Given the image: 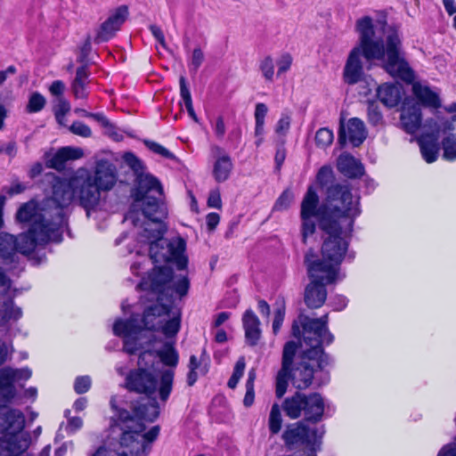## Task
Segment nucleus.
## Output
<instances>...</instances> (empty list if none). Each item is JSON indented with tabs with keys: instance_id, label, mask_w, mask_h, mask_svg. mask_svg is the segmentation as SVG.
I'll list each match as a JSON object with an SVG mask.
<instances>
[{
	"instance_id": "nucleus-3",
	"label": "nucleus",
	"mask_w": 456,
	"mask_h": 456,
	"mask_svg": "<svg viewBox=\"0 0 456 456\" xmlns=\"http://www.w3.org/2000/svg\"><path fill=\"white\" fill-rule=\"evenodd\" d=\"M190 281L185 275L174 276L173 269L167 266L155 267L146 279L137 285L142 290L154 294L157 303L143 312V322L147 329H156L151 318L167 314L172 308L175 296L184 297L189 289Z\"/></svg>"
},
{
	"instance_id": "nucleus-17",
	"label": "nucleus",
	"mask_w": 456,
	"mask_h": 456,
	"mask_svg": "<svg viewBox=\"0 0 456 456\" xmlns=\"http://www.w3.org/2000/svg\"><path fill=\"white\" fill-rule=\"evenodd\" d=\"M16 219L20 223H31L29 228H32L35 224L38 225L37 234H41L43 231L45 232L51 227H54L57 230L58 235L56 238H50L49 241L60 242L61 240L59 223L49 221L45 215L38 213L37 204L33 201H28L20 207L16 213Z\"/></svg>"
},
{
	"instance_id": "nucleus-59",
	"label": "nucleus",
	"mask_w": 456,
	"mask_h": 456,
	"mask_svg": "<svg viewBox=\"0 0 456 456\" xmlns=\"http://www.w3.org/2000/svg\"><path fill=\"white\" fill-rule=\"evenodd\" d=\"M8 372L12 380L28 379L31 377V370L29 369L20 370H8Z\"/></svg>"
},
{
	"instance_id": "nucleus-28",
	"label": "nucleus",
	"mask_w": 456,
	"mask_h": 456,
	"mask_svg": "<svg viewBox=\"0 0 456 456\" xmlns=\"http://www.w3.org/2000/svg\"><path fill=\"white\" fill-rule=\"evenodd\" d=\"M89 69L86 64L78 67L76 70V76L71 83V91L76 99H86L88 92L86 90L89 83Z\"/></svg>"
},
{
	"instance_id": "nucleus-19",
	"label": "nucleus",
	"mask_w": 456,
	"mask_h": 456,
	"mask_svg": "<svg viewBox=\"0 0 456 456\" xmlns=\"http://www.w3.org/2000/svg\"><path fill=\"white\" fill-rule=\"evenodd\" d=\"M421 108L414 98L406 97L401 107L400 123L402 128L410 134L416 133L421 126Z\"/></svg>"
},
{
	"instance_id": "nucleus-13",
	"label": "nucleus",
	"mask_w": 456,
	"mask_h": 456,
	"mask_svg": "<svg viewBox=\"0 0 456 456\" xmlns=\"http://www.w3.org/2000/svg\"><path fill=\"white\" fill-rule=\"evenodd\" d=\"M281 408L291 419L304 417L302 421L316 424L322 419L325 403L319 393L305 395L297 391L283 401Z\"/></svg>"
},
{
	"instance_id": "nucleus-34",
	"label": "nucleus",
	"mask_w": 456,
	"mask_h": 456,
	"mask_svg": "<svg viewBox=\"0 0 456 456\" xmlns=\"http://www.w3.org/2000/svg\"><path fill=\"white\" fill-rule=\"evenodd\" d=\"M418 142L423 159L428 163H433L436 161L439 151V147L436 141L427 135L421 136Z\"/></svg>"
},
{
	"instance_id": "nucleus-10",
	"label": "nucleus",
	"mask_w": 456,
	"mask_h": 456,
	"mask_svg": "<svg viewBox=\"0 0 456 456\" xmlns=\"http://www.w3.org/2000/svg\"><path fill=\"white\" fill-rule=\"evenodd\" d=\"M38 227L35 224L17 237L8 232H0V261L3 265L17 264L19 255L29 256L37 247L47 244L50 238H56L58 235L54 227L37 234Z\"/></svg>"
},
{
	"instance_id": "nucleus-47",
	"label": "nucleus",
	"mask_w": 456,
	"mask_h": 456,
	"mask_svg": "<svg viewBox=\"0 0 456 456\" xmlns=\"http://www.w3.org/2000/svg\"><path fill=\"white\" fill-rule=\"evenodd\" d=\"M259 68L265 78L268 81H273L274 75V64L273 58L271 56H266L260 62Z\"/></svg>"
},
{
	"instance_id": "nucleus-36",
	"label": "nucleus",
	"mask_w": 456,
	"mask_h": 456,
	"mask_svg": "<svg viewBox=\"0 0 456 456\" xmlns=\"http://www.w3.org/2000/svg\"><path fill=\"white\" fill-rule=\"evenodd\" d=\"M12 382L13 380L8 370H2L0 372V399H2L4 403L10 402L15 395V388Z\"/></svg>"
},
{
	"instance_id": "nucleus-6",
	"label": "nucleus",
	"mask_w": 456,
	"mask_h": 456,
	"mask_svg": "<svg viewBox=\"0 0 456 456\" xmlns=\"http://www.w3.org/2000/svg\"><path fill=\"white\" fill-rule=\"evenodd\" d=\"M321 229H332L334 225L353 229L354 219L361 214L360 198L353 195L347 183L328 188L321 205Z\"/></svg>"
},
{
	"instance_id": "nucleus-44",
	"label": "nucleus",
	"mask_w": 456,
	"mask_h": 456,
	"mask_svg": "<svg viewBox=\"0 0 456 456\" xmlns=\"http://www.w3.org/2000/svg\"><path fill=\"white\" fill-rule=\"evenodd\" d=\"M334 139L333 132L326 127L320 128L315 134V143L320 148H327Z\"/></svg>"
},
{
	"instance_id": "nucleus-24",
	"label": "nucleus",
	"mask_w": 456,
	"mask_h": 456,
	"mask_svg": "<svg viewBox=\"0 0 456 456\" xmlns=\"http://www.w3.org/2000/svg\"><path fill=\"white\" fill-rule=\"evenodd\" d=\"M403 94V86L399 84L385 83L377 89L379 100L388 108L397 106L402 100Z\"/></svg>"
},
{
	"instance_id": "nucleus-39",
	"label": "nucleus",
	"mask_w": 456,
	"mask_h": 456,
	"mask_svg": "<svg viewBox=\"0 0 456 456\" xmlns=\"http://www.w3.org/2000/svg\"><path fill=\"white\" fill-rule=\"evenodd\" d=\"M282 426V416L279 404L274 403L271 408L268 419V427L272 435H277Z\"/></svg>"
},
{
	"instance_id": "nucleus-49",
	"label": "nucleus",
	"mask_w": 456,
	"mask_h": 456,
	"mask_svg": "<svg viewBox=\"0 0 456 456\" xmlns=\"http://www.w3.org/2000/svg\"><path fill=\"white\" fill-rule=\"evenodd\" d=\"M314 216H305L302 219V237L303 241L305 243L308 236L313 235L315 232V222L313 220Z\"/></svg>"
},
{
	"instance_id": "nucleus-25",
	"label": "nucleus",
	"mask_w": 456,
	"mask_h": 456,
	"mask_svg": "<svg viewBox=\"0 0 456 456\" xmlns=\"http://www.w3.org/2000/svg\"><path fill=\"white\" fill-rule=\"evenodd\" d=\"M242 323L247 343L251 346H256L261 337L258 317L251 309H248L242 316Z\"/></svg>"
},
{
	"instance_id": "nucleus-14",
	"label": "nucleus",
	"mask_w": 456,
	"mask_h": 456,
	"mask_svg": "<svg viewBox=\"0 0 456 456\" xmlns=\"http://www.w3.org/2000/svg\"><path fill=\"white\" fill-rule=\"evenodd\" d=\"M324 435L323 427H310L305 421H297L289 424L281 438L289 450H295L299 447H305L315 454L321 450L322 439Z\"/></svg>"
},
{
	"instance_id": "nucleus-4",
	"label": "nucleus",
	"mask_w": 456,
	"mask_h": 456,
	"mask_svg": "<svg viewBox=\"0 0 456 456\" xmlns=\"http://www.w3.org/2000/svg\"><path fill=\"white\" fill-rule=\"evenodd\" d=\"M123 159L135 175V184L132 190L134 201L126 215V220L130 221L134 225L138 224L139 211L136 210V208H141L143 213L152 214L151 210L154 207L158 218L163 216L165 203L160 182L151 174L144 172L142 162L134 153H125Z\"/></svg>"
},
{
	"instance_id": "nucleus-12",
	"label": "nucleus",
	"mask_w": 456,
	"mask_h": 456,
	"mask_svg": "<svg viewBox=\"0 0 456 456\" xmlns=\"http://www.w3.org/2000/svg\"><path fill=\"white\" fill-rule=\"evenodd\" d=\"M298 321L302 326V332L299 326L294 322L292 325V334L297 338L302 336L304 345L308 347L303 351L305 358L314 360L316 362L320 370H323L332 362L331 358L324 352L322 347L323 344L327 345L326 332L314 325L307 315L300 314Z\"/></svg>"
},
{
	"instance_id": "nucleus-50",
	"label": "nucleus",
	"mask_w": 456,
	"mask_h": 456,
	"mask_svg": "<svg viewBox=\"0 0 456 456\" xmlns=\"http://www.w3.org/2000/svg\"><path fill=\"white\" fill-rule=\"evenodd\" d=\"M69 130L74 134L86 138L90 137L92 135L91 128L87 125L80 121H74L72 125L69 127Z\"/></svg>"
},
{
	"instance_id": "nucleus-62",
	"label": "nucleus",
	"mask_w": 456,
	"mask_h": 456,
	"mask_svg": "<svg viewBox=\"0 0 456 456\" xmlns=\"http://www.w3.org/2000/svg\"><path fill=\"white\" fill-rule=\"evenodd\" d=\"M12 281L10 279L9 283L4 286H0V298L4 300L12 298L13 300L15 297L16 289H12Z\"/></svg>"
},
{
	"instance_id": "nucleus-16",
	"label": "nucleus",
	"mask_w": 456,
	"mask_h": 456,
	"mask_svg": "<svg viewBox=\"0 0 456 456\" xmlns=\"http://www.w3.org/2000/svg\"><path fill=\"white\" fill-rule=\"evenodd\" d=\"M142 329L147 330L143 317L140 319L139 314H132L127 320H116L113 325V333L123 338V350L129 354H134L140 349L137 335Z\"/></svg>"
},
{
	"instance_id": "nucleus-31",
	"label": "nucleus",
	"mask_w": 456,
	"mask_h": 456,
	"mask_svg": "<svg viewBox=\"0 0 456 456\" xmlns=\"http://www.w3.org/2000/svg\"><path fill=\"white\" fill-rule=\"evenodd\" d=\"M173 307L169 311L167 314H161V315H156L155 317H152V322L156 324V329H148L149 330H161L162 333L167 338H173L175 337L178 333L181 326V318L179 313H174V315L166 322L163 324L162 322L158 321V317H161L163 315L169 316L170 313L172 312Z\"/></svg>"
},
{
	"instance_id": "nucleus-29",
	"label": "nucleus",
	"mask_w": 456,
	"mask_h": 456,
	"mask_svg": "<svg viewBox=\"0 0 456 456\" xmlns=\"http://www.w3.org/2000/svg\"><path fill=\"white\" fill-rule=\"evenodd\" d=\"M338 169L349 178H356L363 175V166L351 155H340L338 159Z\"/></svg>"
},
{
	"instance_id": "nucleus-9",
	"label": "nucleus",
	"mask_w": 456,
	"mask_h": 456,
	"mask_svg": "<svg viewBox=\"0 0 456 456\" xmlns=\"http://www.w3.org/2000/svg\"><path fill=\"white\" fill-rule=\"evenodd\" d=\"M324 240L322 247V259L311 260L310 254L305 256L307 267L320 264L321 272L328 274V281H336L346 253L348 249L349 240L353 229L346 226L334 225L332 229H322Z\"/></svg>"
},
{
	"instance_id": "nucleus-55",
	"label": "nucleus",
	"mask_w": 456,
	"mask_h": 456,
	"mask_svg": "<svg viewBox=\"0 0 456 456\" xmlns=\"http://www.w3.org/2000/svg\"><path fill=\"white\" fill-rule=\"evenodd\" d=\"M204 61V54L200 48H195L192 53L190 69L196 73Z\"/></svg>"
},
{
	"instance_id": "nucleus-51",
	"label": "nucleus",
	"mask_w": 456,
	"mask_h": 456,
	"mask_svg": "<svg viewBox=\"0 0 456 456\" xmlns=\"http://www.w3.org/2000/svg\"><path fill=\"white\" fill-rule=\"evenodd\" d=\"M292 200H293V193L291 191L286 190L278 198L273 208L275 210L287 209L290 206Z\"/></svg>"
},
{
	"instance_id": "nucleus-8",
	"label": "nucleus",
	"mask_w": 456,
	"mask_h": 456,
	"mask_svg": "<svg viewBox=\"0 0 456 456\" xmlns=\"http://www.w3.org/2000/svg\"><path fill=\"white\" fill-rule=\"evenodd\" d=\"M298 346L295 341H289L284 345L282 351L281 368L278 371L275 380V395L281 398L288 388L289 381L298 390H305L311 386L317 370H320L316 362L305 358L302 353L301 360L296 367H292L294 357Z\"/></svg>"
},
{
	"instance_id": "nucleus-48",
	"label": "nucleus",
	"mask_w": 456,
	"mask_h": 456,
	"mask_svg": "<svg viewBox=\"0 0 456 456\" xmlns=\"http://www.w3.org/2000/svg\"><path fill=\"white\" fill-rule=\"evenodd\" d=\"M310 321H312V323L314 325H316V327L321 328L322 330H324L326 332L327 345L331 344L334 340V336L329 331V329H328V322H329L328 314L322 315L320 318H310Z\"/></svg>"
},
{
	"instance_id": "nucleus-33",
	"label": "nucleus",
	"mask_w": 456,
	"mask_h": 456,
	"mask_svg": "<svg viewBox=\"0 0 456 456\" xmlns=\"http://www.w3.org/2000/svg\"><path fill=\"white\" fill-rule=\"evenodd\" d=\"M22 316L21 308L16 306L12 298L0 303V325L4 326L10 321H17Z\"/></svg>"
},
{
	"instance_id": "nucleus-64",
	"label": "nucleus",
	"mask_w": 456,
	"mask_h": 456,
	"mask_svg": "<svg viewBox=\"0 0 456 456\" xmlns=\"http://www.w3.org/2000/svg\"><path fill=\"white\" fill-rule=\"evenodd\" d=\"M213 129L215 131V134L218 139H223L225 134V125L224 121V118L222 116H219L215 125L213 126Z\"/></svg>"
},
{
	"instance_id": "nucleus-61",
	"label": "nucleus",
	"mask_w": 456,
	"mask_h": 456,
	"mask_svg": "<svg viewBox=\"0 0 456 456\" xmlns=\"http://www.w3.org/2000/svg\"><path fill=\"white\" fill-rule=\"evenodd\" d=\"M152 36L155 37V39L158 41V43L163 47V48H167V44H166V40H165V36H164V33L162 31V29L157 26V25H151L149 27Z\"/></svg>"
},
{
	"instance_id": "nucleus-46",
	"label": "nucleus",
	"mask_w": 456,
	"mask_h": 456,
	"mask_svg": "<svg viewBox=\"0 0 456 456\" xmlns=\"http://www.w3.org/2000/svg\"><path fill=\"white\" fill-rule=\"evenodd\" d=\"M144 144L149 150L162 156L163 158L167 159H175V156L171 151L156 142L144 140Z\"/></svg>"
},
{
	"instance_id": "nucleus-41",
	"label": "nucleus",
	"mask_w": 456,
	"mask_h": 456,
	"mask_svg": "<svg viewBox=\"0 0 456 456\" xmlns=\"http://www.w3.org/2000/svg\"><path fill=\"white\" fill-rule=\"evenodd\" d=\"M368 122L373 126H383L384 118L379 104L375 102H368Z\"/></svg>"
},
{
	"instance_id": "nucleus-1",
	"label": "nucleus",
	"mask_w": 456,
	"mask_h": 456,
	"mask_svg": "<svg viewBox=\"0 0 456 456\" xmlns=\"http://www.w3.org/2000/svg\"><path fill=\"white\" fill-rule=\"evenodd\" d=\"M356 30L359 33L360 45L354 47L348 56L344 69L346 83L354 85L362 79V55L368 61H383L385 70L394 77L406 83L413 81L414 72L405 60L401 37L396 29L390 28L387 31L385 44L381 37L376 36L372 19L364 16L356 21Z\"/></svg>"
},
{
	"instance_id": "nucleus-26",
	"label": "nucleus",
	"mask_w": 456,
	"mask_h": 456,
	"mask_svg": "<svg viewBox=\"0 0 456 456\" xmlns=\"http://www.w3.org/2000/svg\"><path fill=\"white\" fill-rule=\"evenodd\" d=\"M83 156V151L78 148L62 147L58 151L48 159L45 165L49 168L56 170H62L65 164L69 159H77Z\"/></svg>"
},
{
	"instance_id": "nucleus-21",
	"label": "nucleus",
	"mask_w": 456,
	"mask_h": 456,
	"mask_svg": "<svg viewBox=\"0 0 456 456\" xmlns=\"http://www.w3.org/2000/svg\"><path fill=\"white\" fill-rule=\"evenodd\" d=\"M365 138L364 123L360 118H350L346 127L342 124L340 125L338 140L341 146H344L348 139L354 146L357 147L363 142Z\"/></svg>"
},
{
	"instance_id": "nucleus-43",
	"label": "nucleus",
	"mask_w": 456,
	"mask_h": 456,
	"mask_svg": "<svg viewBox=\"0 0 456 456\" xmlns=\"http://www.w3.org/2000/svg\"><path fill=\"white\" fill-rule=\"evenodd\" d=\"M245 367L246 362L244 357H240L239 360L236 362L232 374L228 380V387H230L231 389H234L237 387L240 379L244 374Z\"/></svg>"
},
{
	"instance_id": "nucleus-54",
	"label": "nucleus",
	"mask_w": 456,
	"mask_h": 456,
	"mask_svg": "<svg viewBox=\"0 0 456 456\" xmlns=\"http://www.w3.org/2000/svg\"><path fill=\"white\" fill-rule=\"evenodd\" d=\"M290 116L283 113L276 124L275 132L278 134H286L290 127Z\"/></svg>"
},
{
	"instance_id": "nucleus-18",
	"label": "nucleus",
	"mask_w": 456,
	"mask_h": 456,
	"mask_svg": "<svg viewBox=\"0 0 456 456\" xmlns=\"http://www.w3.org/2000/svg\"><path fill=\"white\" fill-rule=\"evenodd\" d=\"M47 176L52 178V197L51 201L56 204L57 207V223L59 225L61 223V210L63 208L69 206L75 197V189L73 187V177L67 181L61 179L53 173L47 174Z\"/></svg>"
},
{
	"instance_id": "nucleus-5",
	"label": "nucleus",
	"mask_w": 456,
	"mask_h": 456,
	"mask_svg": "<svg viewBox=\"0 0 456 456\" xmlns=\"http://www.w3.org/2000/svg\"><path fill=\"white\" fill-rule=\"evenodd\" d=\"M151 212L152 214H147L142 211L145 220L141 222L138 218V224L136 225L142 227L141 235L150 240L149 253L151 258L154 263L174 262L178 270H184L188 265V258L184 256V240L179 239L170 241L163 238L166 227L162 220L167 216V207L165 206V215L159 218L158 214H155L154 207Z\"/></svg>"
},
{
	"instance_id": "nucleus-37",
	"label": "nucleus",
	"mask_w": 456,
	"mask_h": 456,
	"mask_svg": "<svg viewBox=\"0 0 456 456\" xmlns=\"http://www.w3.org/2000/svg\"><path fill=\"white\" fill-rule=\"evenodd\" d=\"M316 182L324 193H326L328 188L335 186L338 183L335 182L334 172L330 166H322L319 169L316 175Z\"/></svg>"
},
{
	"instance_id": "nucleus-27",
	"label": "nucleus",
	"mask_w": 456,
	"mask_h": 456,
	"mask_svg": "<svg viewBox=\"0 0 456 456\" xmlns=\"http://www.w3.org/2000/svg\"><path fill=\"white\" fill-rule=\"evenodd\" d=\"M319 204V196L313 186H309L306 193L301 203V217L305 216H316L319 221V226L321 227L322 216L321 206Z\"/></svg>"
},
{
	"instance_id": "nucleus-35",
	"label": "nucleus",
	"mask_w": 456,
	"mask_h": 456,
	"mask_svg": "<svg viewBox=\"0 0 456 456\" xmlns=\"http://www.w3.org/2000/svg\"><path fill=\"white\" fill-rule=\"evenodd\" d=\"M268 112L266 104L258 102L256 105L254 118H255V136L257 137L256 145L258 147L263 142V134L265 133V119Z\"/></svg>"
},
{
	"instance_id": "nucleus-22",
	"label": "nucleus",
	"mask_w": 456,
	"mask_h": 456,
	"mask_svg": "<svg viewBox=\"0 0 456 456\" xmlns=\"http://www.w3.org/2000/svg\"><path fill=\"white\" fill-rule=\"evenodd\" d=\"M3 438L4 453L1 454L5 456H20L28 450L31 443L30 434L23 430L9 434Z\"/></svg>"
},
{
	"instance_id": "nucleus-2",
	"label": "nucleus",
	"mask_w": 456,
	"mask_h": 456,
	"mask_svg": "<svg viewBox=\"0 0 456 456\" xmlns=\"http://www.w3.org/2000/svg\"><path fill=\"white\" fill-rule=\"evenodd\" d=\"M110 407L115 411L112 427L121 431L118 446L115 452L104 446L99 447L92 456H147L151 450V444L159 434V427L154 426L145 432L142 422L154 421L159 415V403L155 398L146 403H127L112 396Z\"/></svg>"
},
{
	"instance_id": "nucleus-53",
	"label": "nucleus",
	"mask_w": 456,
	"mask_h": 456,
	"mask_svg": "<svg viewBox=\"0 0 456 456\" xmlns=\"http://www.w3.org/2000/svg\"><path fill=\"white\" fill-rule=\"evenodd\" d=\"M69 102L63 97L59 98L58 104L54 113L58 123H61V118H64L65 115L69 111Z\"/></svg>"
},
{
	"instance_id": "nucleus-42",
	"label": "nucleus",
	"mask_w": 456,
	"mask_h": 456,
	"mask_svg": "<svg viewBox=\"0 0 456 456\" xmlns=\"http://www.w3.org/2000/svg\"><path fill=\"white\" fill-rule=\"evenodd\" d=\"M46 104L45 98L38 92H34L29 96L26 110L28 113H37L41 111Z\"/></svg>"
},
{
	"instance_id": "nucleus-20",
	"label": "nucleus",
	"mask_w": 456,
	"mask_h": 456,
	"mask_svg": "<svg viewBox=\"0 0 456 456\" xmlns=\"http://www.w3.org/2000/svg\"><path fill=\"white\" fill-rule=\"evenodd\" d=\"M128 15V9L126 5H121L111 13L109 18L101 25L94 43L100 44L107 42L112 38L116 32L120 29L121 25L125 22Z\"/></svg>"
},
{
	"instance_id": "nucleus-45",
	"label": "nucleus",
	"mask_w": 456,
	"mask_h": 456,
	"mask_svg": "<svg viewBox=\"0 0 456 456\" xmlns=\"http://www.w3.org/2000/svg\"><path fill=\"white\" fill-rule=\"evenodd\" d=\"M444 154L443 157L446 160H454L456 159V137L448 136L442 142Z\"/></svg>"
},
{
	"instance_id": "nucleus-32",
	"label": "nucleus",
	"mask_w": 456,
	"mask_h": 456,
	"mask_svg": "<svg viewBox=\"0 0 456 456\" xmlns=\"http://www.w3.org/2000/svg\"><path fill=\"white\" fill-rule=\"evenodd\" d=\"M233 165L228 154H223L216 158L213 165V176L217 183H224L228 180Z\"/></svg>"
},
{
	"instance_id": "nucleus-58",
	"label": "nucleus",
	"mask_w": 456,
	"mask_h": 456,
	"mask_svg": "<svg viewBox=\"0 0 456 456\" xmlns=\"http://www.w3.org/2000/svg\"><path fill=\"white\" fill-rule=\"evenodd\" d=\"M86 118H91L100 123L102 126L107 128V129H114L115 126L110 122V120L104 116L102 113H92L91 114H86Z\"/></svg>"
},
{
	"instance_id": "nucleus-38",
	"label": "nucleus",
	"mask_w": 456,
	"mask_h": 456,
	"mask_svg": "<svg viewBox=\"0 0 456 456\" xmlns=\"http://www.w3.org/2000/svg\"><path fill=\"white\" fill-rule=\"evenodd\" d=\"M157 354L167 366L175 367L178 363V353L170 342H166L163 347L157 351Z\"/></svg>"
},
{
	"instance_id": "nucleus-23",
	"label": "nucleus",
	"mask_w": 456,
	"mask_h": 456,
	"mask_svg": "<svg viewBox=\"0 0 456 456\" xmlns=\"http://www.w3.org/2000/svg\"><path fill=\"white\" fill-rule=\"evenodd\" d=\"M25 417L19 410L0 409V433L7 436L23 430Z\"/></svg>"
},
{
	"instance_id": "nucleus-57",
	"label": "nucleus",
	"mask_w": 456,
	"mask_h": 456,
	"mask_svg": "<svg viewBox=\"0 0 456 456\" xmlns=\"http://www.w3.org/2000/svg\"><path fill=\"white\" fill-rule=\"evenodd\" d=\"M292 64V57L289 53H284L277 61L278 75L288 71Z\"/></svg>"
},
{
	"instance_id": "nucleus-56",
	"label": "nucleus",
	"mask_w": 456,
	"mask_h": 456,
	"mask_svg": "<svg viewBox=\"0 0 456 456\" xmlns=\"http://www.w3.org/2000/svg\"><path fill=\"white\" fill-rule=\"evenodd\" d=\"M285 317V306L282 305L279 308L275 310L274 318L273 322V331L274 334H277L283 323Z\"/></svg>"
},
{
	"instance_id": "nucleus-40",
	"label": "nucleus",
	"mask_w": 456,
	"mask_h": 456,
	"mask_svg": "<svg viewBox=\"0 0 456 456\" xmlns=\"http://www.w3.org/2000/svg\"><path fill=\"white\" fill-rule=\"evenodd\" d=\"M256 379V373L255 369H251L248 373V379L245 384L246 394L243 399V404L245 407H250L255 399V380Z\"/></svg>"
},
{
	"instance_id": "nucleus-63",
	"label": "nucleus",
	"mask_w": 456,
	"mask_h": 456,
	"mask_svg": "<svg viewBox=\"0 0 456 456\" xmlns=\"http://www.w3.org/2000/svg\"><path fill=\"white\" fill-rule=\"evenodd\" d=\"M437 456H456V439L444 445L437 453Z\"/></svg>"
},
{
	"instance_id": "nucleus-30",
	"label": "nucleus",
	"mask_w": 456,
	"mask_h": 456,
	"mask_svg": "<svg viewBox=\"0 0 456 456\" xmlns=\"http://www.w3.org/2000/svg\"><path fill=\"white\" fill-rule=\"evenodd\" d=\"M414 96L421 102L423 106L437 109L441 106L439 96L432 91L428 86L420 83H414L412 86Z\"/></svg>"
},
{
	"instance_id": "nucleus-52",
	"label": "nucleus",
	"mask_w": 456,
	"mask_h": 456,
	"mask_svg": "<svg viewBox=\"0 0 456 456\" xmlns=\"http://www.w3.org/2000/svg\"><path fill=\"white\" fill-rule=\"evenodd\" d=\"M90 387L91 379L88 376L77 377L74 383V390L78 395L87 392Z\"/></svg>"
},
{
	"instance_id": "nucleus-15",
	"label": "nucleus",
	"mask_w": 456,
	"mask_h": 456,
	"mask_svg": "<svg viewBox=\"0 0 456 456\" xmlns=\"http://www.w3.org/2000/svg\"><path fill=\"white\" fill-rule=\"evenodd\" d=\"M320 264L309 265L308 274L311 282L305 287L304 301L308 308L318 309L323 305L327 299L328 284L334 281H328V274L321 272Z\"/></svg>"
},
{
	"instance_id": "nucleus-7",
	"label": "nucleus",
	"mask_w": 456,
	"mask_h": 456,
	"mask_svg": "<svg viewBox=\"0 0 456 456\" xmlns=\"http://www.w3.org/2000/svg\"><path fill=\"white\" fill-rule=\"evenodd\" d=\"M116 183V167L107 160L98 161L94 172H77L73 177L75 197H77L80 206L87 211V216L91 209L98 206L102 192L110 191Z\"/></svg>"
},
{
	"instance_id": "nucleus-11",
	"label": "nucleus",
	"mask_w": 456,
	"mask_h": 456,
	"mask_svg": "<svg viewBox=\"0 0 456 456\" xmlns=\"http://www.w3.org/2000/svg\"><path fill=\"white\" fill-rule=\"evenodd\" d=\"M174 377V370H164L158 382L152 371L144 368L134 369L126 377L125 387L131 392L143 394L149 397L158 390L159 399L166 403L173 389Z\"/></svg>"
},
{
	"instance_id": "nucleus-60",
	"label": "nucleus",
	"mask_w": 456,
	"mask_h": 456,
	"mask_svg": "<svg viewBox=\"0 0 456 456\" xmlns=\"http://www.w3.org/2000/svg\"><path fill=\"white\" fill-rule=\"evenodd\" d=\"M65 88V84L61 80H55L50 86L49 91L52 95L56 96L59 99L62 97Z\"/></svg>"
}]
</instances>
